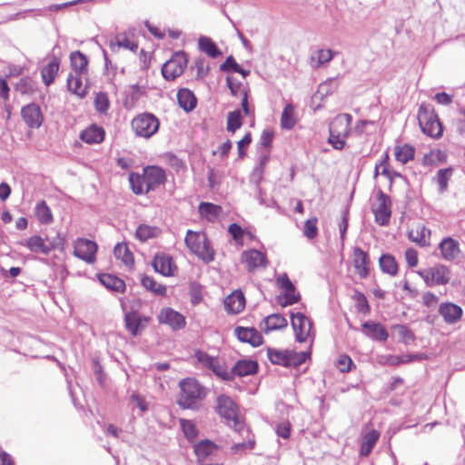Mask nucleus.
Segmentation results:
<instances>
[{"label": "nucleus", "instance_id": "4", "mask_svg": "<svg viewBox=\"0 0 465 465\" xmlns=\"http://www.w3.org/2000/svg\"><path fill=\"white\" fill-rule=\"evenodd\" d=\"M216 411L228 423L232 422L235 430H244L245 424L240 418L238 406L230 397L220 395L216 401Z\"/></svg>", "mask_w": 465, "mask_h": 465}, {"label": "nucleus", "instance_id": "1", "mask_svg": "<svg viewBox=\"0 0 465 465\" xmlns=\"http://www.w3.org/2000/svg\"><path fill=\"white\" fill-rule=\"evenodd\" d=\"M184 241L187 248L205 262L213 260L214 252L204 232L188 230Z\"/></svg>", "mask_w": 465, "mask_h": 465}, {"label": "nucleus", "instance_id": "38", "mask_svg": "<svg viewBox=\"0 0 465 465\" xmlns=\"http://www.w3.org/2000/svg\"><path fill=\"white\" fill-rule=\"evenodd\" d=\"M380 438V432L376 430H371L368 431L362 439V442L361 445L360 454L361 456L367 457L371 452L372 449L376 445L378 440Z\"/></svg>", "mask_w": 465, "mask_h": 465}, {"label": "nucleus", "instance_id": "9", "mask_svg": "<svg viewBox=\"0 0 465 465\" xmlns=\"http://www.w3.org/2000/svg\"><path fill=\"white\" fill-rule=\"evenodd\" d=\"M186 64V54L183 52L176 53L163 64L162 68L163 76L168 81L174 80L183 73Z\"/></svg>", "mask_w": 465, "mask_h": 465}, {"label": "nucleus", "instance_id": "33", "mask_svg": "<svg viewBox=\"0 0 465 465\" xmlns=\"http://www.w3.org/2000/svg\"><path fill=\"white\" fill-rule=\"evenodd\" d=\"M80 138L89 144L100 143L104 139V130L100 126L93 124L81 133Z\"/></svg>", "mask_w": 465, "mask_h": 465}, {"label": "nucleus", "instance_id": "56", "mask_svg": "<svg viewBox=\"0 0 465 465\" xmlns=\"http://www.w3.org/2000/svg\"><path fill=\"white\" fill-rule=\"evenodd\" d=\"M452 175L451 168L440 169L437 173V182L440 192H444L447 189L448 182Z\"/></svg>", "mask_w": 465, "mask_h": 465}, {"label": "nucleus", "instance_id": "55", "mask_svg": "<svg viewBox=\"0 0 465 465\" xmlns=\"http://www.w3.org/2000/svg\"><path fill=\"white\" fill-rule=\"evenodd\" d=\"M242 124V114L239 110L230 112L227 116V126L228 132L235 133Z\"/></svg>", "mask_w": 465, "mask_h": 465}, {"label": "nucleus", "instance_id": "31", "mask_svg": "<svg viewBox=\"0 0 465 465\" xmlns=\"http://www.w3.org/2000/svg\"><path fill=\"white\" fill-rule=\"evenodd\" d=\"M362 328L365 330L366 335L371 339L380 341H384L388 339L387 330L379 322H366L362 324Z\"/></svg>", "mask_w": 465, "mask_h": 465}, {"label": "nucleus", "instance_id": "14", "mask_svg": "<svg viewBox=\"0 0 465 465\" xmlns=\"http://www.w3.org/2000/svg\"><path fill=\"white\" fill-rule=\"evenodd\" d=\"M369 254L360 247H354L352 252V264L355 272L361 279H365L370 274Z\"/></svg>", "mask_w": 465, "mask_h": 465}, {"label": "nucleus", "instance_id": "28", "mask_svg": "<svg viewBox=\"0 0 465 465\" xmlns=\"http://www.w3.org/2000/svg\"><path fill=\"white\" fill-rule=\"evenodd\" d=\"M245 306V298L241 291H235L224 300V307L228 312L239 313Z\"/></svg>", "mask_w": 465, "mask_h": 465}, {"label": "nucleus", "instance_id": "37", "mask_svg": "<svg viewBox=\"0 0 465 465\" xmlns=\"http://www.w3.org/2000/svg\"><path fill=\"white\" fill-rule=\"evenodd\" d=\"M198 212L203 219L208 222H214L221 214L222 208L211 203H201Z\"/></svg>", "mask_w": 465, "mask_h": 465}, {"label": "nucleus", "instance_id": "8", "mask_svg": "<svg viewBox=\"0 0 465 465\" xmlns=\"http://www.w3.org/2000/svg\"><path fill=\"white\" fill-rule=\"evenodd\" d=\"M292 326L298 342L310 341L313 342L314 331L312 321L302 312L292 313L291 319Z\"/></svg>", "mask_w": 465, "mask_h": 465}, {"label": "nucleus", "instance_id": "10", "mask_svg": "<svg viewBox=\"0 0 465 465\" xmlns=\"http://www.w3.org/2000/svg\"><path fill=\"white\" fill-rule=\"evenodd\" d=\"M391 199L382 191L377 193V203L373 206V213L375 221L380 225H386L389 223L391 211Z\"/></svg>", "mask_w": 465, "mask_h": 465}, {"label": "nucleus", "instance_id": "41", "mask_svg": "<svg viewBox=\"0 0 465 465\" xmlns=\"http://www.w3.org/2000/svg\"><path fill=\"white\" fill-rule=\"evenodd\" d=\"M100 282L109 290L123 292L125 289V283L120 278L112 274H101L99 277Z\"/></svg>", "mask_w": 465, "mask_h": 465}, {"label": "nucleus", "instance_id": "2", "mask_svg": "<svg viewBox=\"0 0 465 465\" xmlns=\"http://www.w3.org/2000/svg\"><path fill=\"white\" fill-rule=\"evenodd\" d=\"M267 355L270 361L273 364L284 367L298 368L311 357V351L296 352L289 350L268 349Z\"/></svg>", "mask_w": 465, "mask_h": 465}, {"label": "nucleus", "instance_id": "22", "mask_svg": "<svg viewBox=\"0 0 465 465\" xmlns=\"http://www.w3.org/2000/svg\"><path fill=\"white\" fill-rule=\"evenodd\" d=\"M352 117L349 114H338L330 124V133H336L338 136L347 137L350 134Z\"/></svg>", "mask_w": 465, "mask_h": 465}, {"label": "nucleus", "instance_id": "47", "mask_svg": "<svg viewBox=\"0 0 465 465\" xmlns=\"http://www.w3.org/2000/svg\"><path fill=\"white\" fill-rule=\"evenodd\" d=\"M114 253L115 258L121 260L126 266L133 265L134 256L125 243L116 244L114 249Z\"/></svg>", "mask_w": 465, "mask_h": 465}, {"label": "nucleus", "instance_id": "23", "mask_svg": "<svg viewBox=\"0 0 465 465\" xmlns=\"http://www.w3.org/2000/svg\"><path fill=\"white\" fill-rule=\"evenodd\" d=\"M195 358L204 367H207L210 370H212L216 376L220 378H225V369L217 358L211 357L210 355L202 351H197L195 352Z\"/></svg>", "mask_w": 465, "mask_h": 465}, {"label": "nucleus", "instance_id": "3", "mask_svg": "<svg viewBox=\"0 0 465 465\" xmlns=\"http://www.w3.org/2000/svg\"><path fill=\"white\" fill-rule=\"evenodd\" d=\"M418 121L421 131L432 138L442 134L441 124L430 104H422L418 113Z\"/></svg>", "mask_w": 465, "mask_h": 465}, {"label": "nucleus", "instance_id": "44", "mask_svg": "<svg viewBox=\"0 0 465 465\" xmlns=\"http://www.w3.org/2000/svg\"><path fill=\"white\" fill-rule=\"evenodd\" d=\"M379 264L384 273L395 276L398 272V264L395 258L391 254H382L379 260Z\"/></svg>", "mask_w": 465, "mask_h": 465}, {"label": "nucleus", "instance_id": "43", "mask_svg": "<svg viewBox=\"0 0 465 465\" xmlns=\"http://www.w3.org/2000/svg\"><path fill=\"white\" fill-rule=\"evenodd\" d=\"M415 149L410 144L395 146L394 154L398 162L402 164L407 163L414 158Z\"/></svg>", "mask_w": 465, "mask_h": 465}, {"label": "nucleus", "instance_id": "18", "mask_svg": "<svg viewBox=\"0 0 465 465\" xmlns=\"http://www.w3.org/2000/svg\"><path fill=\"white\" fill-rule=\"evenodd\" d=\"M158 320L161 323L167 324L173 330H179L185 326L184 317L171 308L162 309Z\"/></svg>", "mask_w": 465, "mask_h": 465}, {"label": "nucleus", "instance_id": "50", "mask_svg": "<svg viewBox=\"0 0 465 465\" xmlns=\"http://www.w3.org/2000/svg\"><path fill=\"white\" fill-rule=\"evenodd\" d=\"M296 123V118L294 115V107L292 104H287L281 116V125L285 129H292Z\"/></svg>", "mask_w": 465, "mask_h": 465}, {"label": "nucleus", "instance_id": "35", "mask_svg": "<svg viewBox=\"0 0 465 465\" xmlns=\"http://www.w3.org/2000/svg\"><path fill=\"white\" fill-rule=\"evenodd\" d=\"M179 105L186 112L193 111L197 104L196 97L189 89H181L177 93Z\"/></svg>", "mask_w": 465, "mask_h": 465}, {"label": "nucleus", "instance_id": "58", "mask_svg": "<svg viewBox=\"0 0 465 465\" xmlns=\"http://www.w3.org/2000/svg\"><path fill=\"white\" fill-rule=\"evenodd\" d=\"M240 432H245L247 434L248 440L241 443H235L232 447V450L234 453H237L240 450H252L254 447V440L252 439V436L251 435L250 430L244 427V430H241Z\"/></svg>", "mask_w": 465, "mask_h": 465}, {"label": "nucleus", "instance_id": "59", "mask_svg": "<svg viewBox=\"0 0 465 465\" xmlns=\"http://www.w3.org/2000/svg\"><path fill=\"white\" fill-rule=\"evenodd\" d=\"M110 105L109 99L106 94L98 93L94 98L95 109L100 113H106Z\"/></svg>", "mask_w": 465, "mask_h": 465}, {"label": "nucleus", "instance_id": "52", "mask_svg": "<svg viewBox=\"0 0 465 465\" xmlns=\"http://www.w3.org/2000/svg\"><path fill=\"white\" fill-rule=\"evenodd\" d=\"M179 421L184 437L189 441H193L198 436V430L194 422L186 419H180Z\"/></svg>", "mask_w": 465, "mask_h": 465}, {"label": "nucleus", "instance_id": "11", "mask_svg": "<svg viewBox=\"0 0 465 465\" xmlns=\"http://www.w3.org/2000/svg\"><path fill=\"white\" fill-rule=\"evenodd\" d=\"M96 252L97 244L91 240L78 238L74 242V256L87 263H93L95 261Z\"/></svg>", "mask_w": 465, "mask_h": 465}, {"label": "nucleus", "instance_id": "16", "mask_svg": "<svg viewBox=\"0 0 465 465\" xmlns=\"http://www.w3.org/2000/svg\"><path fill=\"white\" fill-rule=\"evenodd\" d=\"M20 245L26 247L32 252L48 254L52 250L55 248L53 242H47L40 235H32L27 239H25L19 242Z\"/></svg>", "mask_w": 465, "mask_h": 465}, {"label": "nucleus", "instance_id": "5", "mask_svg": "<svg viewBox=\"0 0 465 465\" xmlns=\"http://www.w3.org/2000/svg\"><path fill=\"white\" fill-rule=\"evenodd\" d=\"M181 394L178 403L183 409L192 408L196 400L205 395L204 389L198 383L197 380H182L180 381Z\"/></svg>", "mask_w": 465, "mask_h": 465}, {"label": "nucleus", "instance_id": "17", "mask_svg": "<svg viewBox=\"0 0 465 465\" xmlns=\"http://www.w3.org/2000/svg\"><path fill=\"white\" fill-rule=\"evenodd\" d=\"M438 312L447 324H455L459 322L463 314L461 307L453 302L440 303L439 305Z\"/></svg>", "mask_w": 465, "mask_h": 465}, {"label": "nucleus", "instance_id": "42", "mask_svg": "<svg viewBox=\"0 0 465 465\" xmlns=\"http://www.w3.org/2000/svg\"><path fill=\"white\" fill-rule=\"evenodd\" d=\"M199 49L210 57L215 58L222 54L215 43L207 36H201L198 40Z\"/></svg>", "mask_w": 465, "mask_h": 465}, {"label": "nucleus", "instance_id": "48", "mask_svg": "<svg viewBox=\"0 0 465 465\" xmlns=\"http://www.w3.org/2000/svg\"><path fill=\"white\" fill-rule=\"evenodd\" d=\"M129 181L132 190L135 194L146 193L150 191V189H147V183H145L143 174L132 173L129 176Z\"/></svg>", "mask_w": 465, "mask_h": 465}, {"label": "nucleus", "instance_id": "46", "mask_svg": "<svg viewBox=\"0 0 465 465\" xmlns=\"http://www.w3.org/2000/svg\"><path fill=\"white\" fill-rule=\"evenodd\" d=\"M35 216L43 224H50L53 222V214L45 201L39 202L35 208Z\"/></svg>", "mask_w": 465, "mask_h": 465}, {"label": "nucleus", "instance_id": "61", "mask_svg": "<svg viewBox=\"0 0 465 465\" xmlns=\"http://www.w3.org/2000/svg\"><path fill=\"white\" fill-rule=\"evenodd\" d=\"M397 331L400 338L404 343L409 344L414 341L413 333L406 326L399 325L397 326Z\"/></svg>", "mask_w": 465, "mask_h": 465}, {"label": "nucleus", "instance_id": "6", "mask_svg": "<svg viewBox=\"0 0 465 465\" xmlns=\"http://www.w3.org/2000/svg\"><path fill=\"white\" fill-rule=\"evenodd\" d=\"M418 274L429 287L446 285L451 278L450 270L444 264H436L418 272Z\"/></svg>", "mask_w": 465, "mask_h": 465}, {"label": "nucleus", "instance_id": "12", "mask_svg": "<svg viewBox=\"0 0 465 465\" xmlns=\"http://www.w3.org/2000/svg\"><path fill=\"white\" fill-rule=\"evenodd\" d=\"M220 450V447L210 440H203L193 446V453L198 465H209L206 460L213 456Z\"/></svg>", "mask_w": 465, "mask_h": 465}, {"label": "nucleus", "instance_id": "60", "mask_svg": "<svg viewBox=\"0 0 465 465\" xmlns=\"http://www.w3.org/2000/svg\"><path fill=\"white\" fill-rule=\"evenodd\" d=\"M353 297L357 302L358 311L364 313L369 312L370 307L365 295L362 292H356Z\"/></svg>", "mask_w": 465, "mask_h": 465}, {"label": "nucleus", "instance_id": "26", "mask_svg": "<svg viewBox=\"0 0 465 465\" xmlns=\"http://www.w3.org/2000/svg\"><path fill=\"white\" fill-rule=\"evenodd\" d=\"M409 239L421 247L429 246L430 230L423 224H417L411 228L408 232Z\"/></svg>", "mask_w": 465, "mask_h": 465}, {"label": "nucleus", "instance_id": "57", "mask_svg": "<svg viewBox=\"0 0 465 465\" xmlns=\"http://www.w3.org/2000/svg\"><path fill=\"white\" fill-rule=\"evenodd\" d=\"M317 222L316 217H312L304 223L303 233L310 240L314 239L318 234Z\"/></svg>", "mask_w": 465, "mask_h": 465}, {"label": "nucleus", "instance_id": "13", "mask_svg": "<svg viewBox=\"0 0 465 465\" xmlns=\"http://www.w3.org/2000/svg\"><path fill=\"white\" fill-rule=\"evenodd\" d=\"M21 115L25 124L30 128H39L44 122L41 108L36 104H29L21 110Z\"/></svg>", "mask_w": 465, "mask_h": 465}, {"label": "nucleus", "instance_id": "54", "mask_svg": "<svg viewBox=\"0 0 465 465\" xmlns=\"http://www.w3.org/2000/svg\"><path fill=\"white\" fill-rule=\"evenodd\" d=\"M142 284L143 286L153 292L155 294L159 295H165L166 293V287L164 285H162L160 283H157L152 277L150 276H143L142 278Z\"/></svg>", "mask_w": 465, "mask_h": 465}, {"label": "nucleus", "instance_id": "51", "mask_svg": "<svg viewBox=\"0 0 465 465\" xmlns=\"http://www.w3.org/2000/svg\"><path fill=\"white\" fill-rule=\"evenodd\" d=\"M333 57L331 49H320L312 56V64L314 67H320L330 62Z\"/></svg>", "mask_w": 465, "mask_h": 465}, {"label": "nucleus", "instance_id": "34", "mask_svg": "<svg viewBox=\"0 0 465 465\" xmlns=\"http://www.w3.org/2000/svg\"><path fill=\"white\" fill-rule=\"evenodd\" d=\"M59 66V60L56 57H53L52 60L42 68L41 76L46 86H49L54 82L57 75Z\"/></svg>", "mask_w": 465, "mask_h": 465}, {"label": "nucleus", "instance_id": "21", "mask_svg": "<svg viewBox=\"0 0 465 465\" xmlns=\"http://www.w3.org/2000/svg\"><path fill=\"white\" fill-rule=\"evenodd\" d=\"M439 250L441 258L447 262L454 261L460 253L458 241L451 237L444 238L439 244Z\"/></svg>", "mask_w": 465, "mask_h": 465}, {"label": "nucleus", "instance_id": "15", "mask_svg": "<svg viewBox=\"0 0 465 465\" xmlns=\"http://www.w3.org/2000/svg\"><path fill=\"white\" fill-rule=\"evenodd\" d=\"M241 262L249 272H252L260 267H266L267 258L263 252L251 249L242 253Z\"/></svg>", "mask_w": 465, "mask_h": 465}, {"label": "nucleus", "instance_id": "36", "mask_svg": "<svg viewBox=\"0 0 465 465\" xmlns=\"http://www.w3.org/2000/svg\"><path fill=\"white\" fill-rule=\"evenodd\" d=\"M338 81L335 78H330L326 81L322 82L318 89L315 94L313 95V100H321L323 101L324 98L333 94L337 88H338Z\"/></svg>", "mask_w": 465, "mask_h": 465}, {"label": "nucleus", "instance_id": "49", "mask_svg": "<svg viewBox=\"0 0 465 465\" xmlns=\"http://www.w3.org/2000/svg\"><path fill=\"white\" fill-rule=\"evenodd\" d=\"M227 85L233 96H242L244 93L248 94L247 84L234 76L227 77Z\"/></svg>", "mask_w": 465, "mask_h": 465}, {"label": "nucleus", "instance_id": "7", "mask_svg": "<svg viewBox=\"0 0 465 465\" xmlns=\"http://www.w3.org/2000/svg\"><path fill=\"white\" fill-rule=\"evenodd\" d=\"M131 125L137 136L149 138L158 131L159 121L153 114L144 113L135 116Z\"/></svg>", "mask_w": 465, "mask_h": 465}, {"label": "nucleus", "instance_id": "19", "mask_svg": "<svg viewBox=\"0 0 465 465\" xmlns=\"http://www.w3.org/2000/svg\"><path fill=\"white\" fill-rule=\"evenodd\" d=\"M131 32H124L118 34L109 43V47L112 52H117L120 48H124L132 52H136L138 44L133 39Z\"/></svg>", "mask_w": 465, "mask_h": 465}, {"label": "nucleus", "instance_id": "30", "mask_svg": "<svg viewBox=\"0 0 465 465\" xmlns=\"http://www.w3.org/2000/svg\"><path fill=\"white\" fill-rule=\"evenodd\" d=\"M287 326V320L280 313H273L265 317L261 324V329L268 333L270 331L283 329Z\"/></svg>", "mask_w": 465, "mask_h": 465}, {"label": "nucleus", "instance_id": "29", "mask_svg": "<svg viewBox=\"0 0 465 465\" xmlns=\"http://www.w3.org/2000/svg\"><path fill=\"white\" fill-rule=\"evenodd\" d=\"M153 269L163 276L173 274L175 268L172 258L164 253L156 254L153 262Z\"/></svg>", "mask_w": 465, "mask_h": 465}, {"label": "nucleus", "instance_id": "20", "mask_svg": "<svg viewBox=\"0 0 465 465\" xmlns=\"http://www.w3.org/2000/svg\"><path fill=\"white\" fill-rule=\"evenodd\" d=\"M278 286L284 291V302L282 306L292 305L300 300V295L296 293V290L288 275L283 273L277 278Z\"/></svg>", "mask_w": 465, "mask_h": 465}, {"label": "nucleus", "instance_id": "25", "mask_svg": "<svg viewBox=\"0 0 465 465\" xmlns=\"http://www.w3.org/2000/svg\"><path fill=\"white\" fill-rule=\"evenodd\" d=\"M234 332L241 341L250 343L253 347L262 343L261 333L254 328L237 327Z\"/></svg>", "mask_w": 465, "mask_h": 465}, {"label": "nucleus", "instance_id": "53", "mask_svg": "<svg viewBox=\"0 0 465 465\" xmlns=\"http://www.w3.org/2000/svg\"><path fill=\"white\" fill-rule=\"evenodd\" d=\"M16 90L23 94H33L37 90V84L32 78L25 77L16 84Z\"/></svg>", "mask_w": 465, "mask_h": 465}, {"label": "nucleus", "instance_id": "32", "mask_svg": "<svg viewBox=\"0 0 465 465\" xmlns=\"http://www.w3.org/2000/svg\"><path fill=\"white\" fill-rule=\"evenodd\" d=\"M258 371V363L252 360H240L232 369L234 375L239 377L254 375Z\"/></svg>", "mask_w": 465, "mask_h": 465}, {"label": "nucleus", "instance_id": "45", "mask_svg": "<svg viewBox=\"0 0 465 465\" xmlns=\"http://www.w3.org/2000/svg\"><path fill=\"white\" fill-rule=\"evenodd\" d=\"M160 232L161 230L156 226L141 224L137 227L135 235L141 242H146L149 239L157 237Z\"/></svg>", "mask_w": 465, "mask_h": 465}, {"label": "nucleus", "instance_id": "39", "mask_svg": "<svg viewBox=\"0 0 465 465\" xmlns=\"http://www.w3.org/2000/svg\"><path fill=\"white\" fill-rule=\"evenodd\" d=\"M70 64L72 69L76 74H84L87 72V57L80 51H74L71 53Z\"/></svg>", "mask_w": 465, "mask_h": 465}, {"label": "nucleus", "instance_id": "27", "mask_svg": "<svg viewBox=\"0 0 465 465\" xmlns=\"http://www.w3.org/2000/svg\"><path fill=\"white\" fill-rule=\"evenodd\" d=\"M149 318L142 317L136 312H130L125 314L124 322L126 329L133 334L137 335L141 329L148 323Z\"/></svg>", "mask_w": 465, "mask_h": 465}, {"label": "nucleus", "instance_id": "64", "mask_svg": "<svg viewBox=\"0 0 465 465\" xmlns=\"http://www.w3.org/2000/svg\"><path fill=\"white\" fill-rule=\"evenodd\" d=\"M438 302L439 298L433 292H426L422 294V303L428 308L436 306Z\"/></svg>", "mask_w": 465, "mask_h": 465}, {"label": "nucleus", "instance_id": "63", "mask_svg": "<svg viewBox=\"0 0 465 465\" xmlns=\"http://www.w3.org/2000/svg\"><path fill=\"white\" fill-rule=\"evenodd\" d=\"M405 261L410 267H416L418 265V252L413 248H408L405 251Z\"/></svg>", "mask_w": 465, "mask_h": 465}, {"label": "nucleus", "instance_id": "40", "mask_svg": "<svg viewBox=\"0 0 465 465\" xmlns=\"http://www.w3.org/2000/svg\"><path fill=\"white\" fill-rule=\"evenodd\" d=\"M67 88L79 98H84L86 94V86L84 85L82 82L81 74H69L67 78Z\"/></svg>", "mask_w": 465, "mask_h": 465}, {"label": "nucleus", "instance_id": "62", "mask_svg": "<svg viewBox=\"0 0 465 465\" xmlns=\"http://www.w3.org/2000/svg\"><path fill=\"white\" fill-rule=\"evenodd\" d=\"M347 137L338 136L336 133H330L329 143L333 148L341 150L345 146V139Z\"/></svg>", "mask_w": 465, "mask_h": 465}, {"label": "nucleus", "instance_id": "24", "mask_svg": "<svg viewBox=\"0 0 465 465\" xmlns=\"http://www.w3.org/2000/svg\"><path fill=\"white\" fill-rule=\"evenodd\" d=\"M145 183H147V189L153 190L165 181L164 171L156 166H147L143 170Z\"/></svg>", "mask_w": 465, "mask_h": 465}]
</instances>
